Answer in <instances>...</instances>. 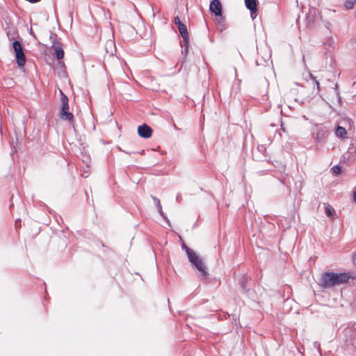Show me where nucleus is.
Wrapping results in <instances>:
<instances>
[{"instance_id":"14","label":"nucleus","mask_w":356,"mask_h":356,"mask_svg":"<svg viewBox=\"0 0 356 356\" xmlns=\"http://www.w3.org/2000/svg\"><path fill=\"white\" fill-rule=\"evenodd\" d=\"M346 134V130L344 127L337 126L335 130V135L339 138H343Z\"/></svg>"},{"instance_id":"22","label":"nucleus","mask_w":356,"mask_h":356,"mask_svg":"<svg viewBox=\"0 0 356 356\" xmlns=\"http://www.w3.org/2000/svg\"><path fill=\"white\" fill-rule=\"evenodd\" d=\"M353 200H354V202L356 203V188L353 192Z\"/></svg>"},{"instance_id":"2","label":"nucleus","mask_w":356,"mask_h":356,"mask_svg":"<svg viewBox=\"0 0 356 356\" xmlns=\"http://www.w3.org/2000/svg\"><path fill=\"white\" fill-rule=\"evenodd\" d=\"M188 259L189 262L200 273L201 276L206 279L208 276V273L206 267L202 261V259L198 257L195 252H188Z\"/></svg>"},{"instance_id":"5","label":"nucleus","mask_w":356,"mask_h":356,"mask_svg":"<svg viewBox=\"0 0 356 356\" xmlns=\"http://www.w3.org/2000/svg\"><path fill=\"white\" fill-rule=\"evenodd\" d=\"M246 8L250 12L252 19H254L257 16L258 11V1L257 0H245Z\"/></svg>"},{"instance_id":"20","label":"nucleus","mask_w":356,"mask_h":356,"mask_svg":"<svg viewBox=\"0 0 356 356\" xmlns=\"http://www.w3.org/2000/svg\"><path fill=\"white\" fill-rule=\"evenodd\" d=\"M181 248L186 251L187 256H188L189 252H190V253H192L194 252L192 249L188 248L185 243H182Z\"/></svg>"},{"instance_id":"15","label":"nucleus","mask_w":356,"mask_h":356,"mask_svg":"<svg viewBox=\"0 0 356 356\" xmlns=\"http://www.w3.org/2000/svg\"><path fill=\"white\" fill-rule=\"evenodd\" d=\"M325 213L329 217H332L335 214V211L330 205L327 204L325 207Z\"/></svg>"},{"instance_id":"12","label":"nucleus","mask_w":356,"mask_h":356,"mask_svg":"<svg viewBox=\"0 0 356 356\" xmlns=\"http://www.w3.org/2000/svg\"><path fill=\"white\" fill-rule=\"evenodd\" d=\"M16 62L18 67H24L26 63V56L24 51L15 56Z\"/></svg>"},{"instance_id":"13","label":"nucleus","mask_w":356,"mask_h":356,"mask_svg":"<svg viewBox=\"0 0 356 356\" xmlns=\"http://www.w3.org/2000/svg\"><path fill=\"white\" fill-rule=\"evenodd\" d=\"M15 56L23 51V47L18 40H15L12 44Z\"/></svg>"},{"instance_id":"31","label":"nucleus","mask_w":356,"mask_h":356,"mask_svg":"<svg viewBox=\"0 0 356 356\" xmlns=\"http://www.w3.org/2000/svg\"><path fill=\"white\" fill-rule=\"evenodd\" d=\"M259 148H264V145H261V147H259Z\"/></svg>"},{"instance_id":"9","label":"nucleus","mask_w":356,"mask_h":356,"mask_svg":"<svg viewBox=\"0 0 356 356\" xmlns=\"http://www.w3.org/2000/svg\"><path fill=\"white\" fill-rule=\"evenodd\" d=\"M216 19L217 29L220 32L224 31L227 29V24L225 17L221 15V17H218Z\"/></svg>"},{"instance_id":"6","label":"nucleus","mask_w":356,"mask_h":356,"mask_svg":"<svg viewBox=\"0 0 356 356\" xmlns=\"http://www.w3.org/2000/svg\"><path fill=\"white\" fill-rule=\"evenodd\" d=\"M138 135L143 138H149L152 134V128L146 124L138 126Z\"/></svg>"},{"instance_id":"24","label":"nucleus","mask_w":356,"mask_h":356,"mask_svg":"<svg viewBox=\"0 0 356 356\" xmlns=\"http://www.w3.org/2000/svg\"><path fill=\"white\" fill-rule=\"evenodd\" d=\"M319 135H320V133H317L316 137V140L318 141V142L320 141V136Z\"/></svg>"},{"instance_id":"18","label":"nucleus","mask_w":356,"mask_h":356,"mask_svg":"<svg viewBox=\"0 0 356 356\" xmlns=\"http://www.w3.org/2000/svg\"><path fill=\"white\" fill-rule=\"evenodd\" d=\"M331 170L334 175H339L341 172V167L339 164L334 165Z\"/></svg>"},{"instance_id":"21","label":"nucleus","mask_w":356,"mask_h":356,"mask_svg":"<svg viewBox=\"0 0 356 356\" xmlns=\"http://www.w3.org/2000/svg\"><path fill=\"white\" fill-rule=\"evenodd\" d=\"M310 76H311V78L312 79V80L314 81V82L316 85L317 89L319 90V83L316 80V77L313 76L312 74H310Z\"/></svg>"},{"instance_id":"23","label":"nucleus","mask_w":356,"mask_h":356,"mask_svg":"<svg viewBox=\"0 0 356 356\" xmlns=\"http://www.w3.org/2000/svg\"><path fill=\"white\" fill-rule=\"evenodd\" d=\"M307 21H308V24H309L310 22H313V18H312V19H311L309 16H307Z\"/></svg>"},{"instance_id":"8","label":"nucleus","mask_w":356,"mask_h":356,"mask_svg":"<svg viewBox=\"0 0 356 356\" xmlns=\"http://www.w3.org/2000/svg\"><path fill=\"white\" fill-rule=\"evenodd\" d=\"M250 280V278L247 275H243L238 280L240 287L243 292H248L249 288L248 283Z\"/></svg>"},{"instance_id":"29","label":"nucleus","mask_w":356,"mask_h":356,"mask_svg":"<svg viewBox=\"0 0 356 356\" xmlns=\"http://www.w3.org/2000/svg\"><path fill=\"white\" fill-rule=\"evenodd\" d=\"M234 70H235V75L236 76H237V71H236V67L234 68Z\"/></svg>"},{"instance_id":"11","label":"nucleus","mask_w":356,"mask_h":356,"mask_svg":"<svg viewBox=\"0 0 356 356\" xmlns=\"http://www.w3.org/2000/svg\"><path fill=\"white\" fill-rule=\"evenodd\" d=\"M152 199H153V200H154V203L156 204V207L157 208L158 212L159 213L160 216L163 218V219H164L168 222H169V220H168L166 215L165 214V213L162 210V207H161V204L159 199H158L156 197H153V196H152Z\"/></svg>"},{"instance_id":"3","label":"nucleus","mask_w":356,"mask_h":356,"mask_svg":"<svg viewBox=\"0 0 356 356\" xmlns=\"http://www.w3.org/2000/svg\"><path fill=\"white\" fill-rule=\"evenodd\" d=\"M60 92V102L62 104L61 109L60 111V118L63 120L71 121L74 115L69 111L68 97L62 92Z\"/></svg>"},{"instance_id":"10","label":"nucleus","mask_w":356,"mask_h":356,"mask_svg":"<svg viewBox=\"0 0 356 356\" xmlns=\"http://www.w3.org/2000/svg\"><path fill=\"white\" fill-rule=\"evenodd\" d=\"M51 47L54 49L57 60L62 59L64 56V51L62 48L60 42L58 43V44L51 45Z\"/></svg>"},{"instance_id":"16","label":"nucleus","mask_w":356,"mask_h":356,"mask_svg":"<svg viewBox=\"0 0 356 356\" xmlns=\"http://www.w3.org/2000/svg\"><path fill=\"white\" fill-rule=\"evenodd\" d=\"M184 49L181 51V53L184 54V57H186L188 53V49H189V37H188L187 42H184Z\"/></svg>"},{"instance_id":"19","label":"nucleus","mask_w":356,"mask_h":356,"mask_svg":"<svg viewBox=\"0 0 356 356\" xmlns=\"http://www.w3.org/2000/svg\"><path fill=\"white\" fill-rule=\"evenodd\" d=\"M355 1H346L344 3V6L346 9H352L354 7Z\"/></svg>"},{"instance_id":"28","label":"nucleus","mask_w":356,"mask_h":356,"mask_svg":"<svg viewBox=\"0 0 356 356\" xmlns=\"http://www.w3.org/2000/svg\"><path fill=\"white\" fill-rule=\"evenodd\" d=\"M123 152H124V153L127 154H131V152H127V151H124V150H123Z\"/></svg>"},{"instance_id":"32","label":"nucleus","mask_w":356,"mask_h":356,"mask_svg":"<svg viewBox=\"0 0 356 356\" xmlns=\"http://www.w3.org/2000/svg\"><path fill=\"white\" fill-rule=\"evenodd\" d=\"M337 94L339 96V98L340 99L339 93L337 92Z\"/></svg>"},{"instance_id":"7","label":"nucleus","mask_w":356,"mask_h":356,"mask_svg":"<svg viewBox=\"0 0 356 356\" xmlns=\"http://www.w3.org/2000/svg\"><path fill=\"white\" fill-rule=\"evenodd\" d=\"M209 10L217 17H221L222 9V5L219 0H212L210 3Z\"/></svg>"},{"instance_id":"1","label":"nucleus","mask_w":356,"mask_h":356,"mask_svg":"<svg viewBox=\"0 0 356 356\" xmlns=\"http://www.w3.org/2000/svg\"><path fill=\"white\" fill-rule=\"evenodd\" d=\"M350 278L355 279V277L350 275L348 273L325 272L321 275L319 282L323 288L327 289L346 283Z\"/></svg>"},{"instance_id":"17","label":"nucleus","mask_w":356,"mask_h":356,"mask_svg":"<svg viewBox=\"0 0 356 356\" xmlns=\"http://www.w3.org/2000/svg\"><path fill=\"white\" fill-rule=\"evenodd\" d=\"M49 39L52 42V44L51 45L58 44V43H59V42L57 40V35L54 33H52V32H51V33H50Z\"/></svg>"},{"instance_id":"25","label":"nucleus","mask_w":356,"mask_h":356,"mask_svg":"<svg viewBox=\"0 0 356 356\" xmlns=\"http://www.w3.org/2000/svg\"><path fill=\"white\" fill-rule=\"evenodd\" d=\"M181 198V194H177V197H176L177 201L179 202Z\"/></svg>"},{"instance_id":"27","label":"nucleus","mask_w":356,"mask_h":356,"mask_svg":"<svg viewBox=\"0 0 356 356\" xmlns=\"http://www.w3.org/2000/svg\"><path fill=\"white\" fill-rule=\"evenodd\" d=\"M30 34L35 36L32 29L30 30Z\"/></svg>"},{"instance_id":"26","label":"nucleus","mask_w":356,"mask_h":356,"mask_svg":"<svg viewBox=\"0 0 356 356\" xmlns=\"http://www.w3.org/2000/svg\"><path fill=\"white\" fill-rule=\"evenodd\" d=\"M353 262H354V264L356 266V255L354 257Z\"/></svg>"},{"instance_id":"4","label":"nucleus","mask_w":356,"mask_h":356,"mask_svg":"<svg viewBox=\"0 0 356 356\" xmlns=\"http://www.w3.org/2000/svg\"><path fill=\"white\" fill-rule=\"evenodd\" d=\"M174 22L177 26L179 33L183 38V42H187L188 37H189V35L186 26L181 22L179 16H176L175 17Z\"/></svg>"},{"instance_id":"30","label":"nucleus","mask_w":356,"mask_h":356,"mask_svg":"<svg viewBox=\"0 0 356 356\" xmlns=\"http://www.w3.org/2000/svg\"><path fill=\"white\" fill-rule=\"evenodd\" d=\"M337 88H338V85H337V84H336V86H335V90H337Z\"/></svg>"}]
</instances>
